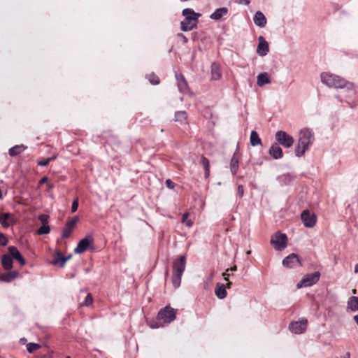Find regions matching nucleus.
Masks as SVG:
<instances>
[{
    "label": "nucleus",
    "mask_w": 358,
    "mask_h": 358,
    "mask_svg": "<svg viewBox=\"0 0 358 358\" xmlns=\"http://www.w3.org/2000/svg\"><path fill=\"white\" fill-rule=\"evenodd\" d=\"M48 218L49 216L45 214H42L38 216V220L42 222L43 224H48Z\"/></svg>",
    "instance_id": "obj_38"
},
{
    "label": "nucleus",
    "mask_w": 358,
    "mask_h": 358,
    "mask_svg": "<svg viewBox=\"0 0 358 358\" xmlns=\"http://www.w3.org/2000/svg\"><path fill=\"white\" fill-rule=\"evenodd\" d=\"M201 164L204 168L205 170V177L208 178L210 174V164L209 161L207 158L205 157H201Z\"/></svg>",
    "instance_id": "obj_33"
},
{
    "label": "nucleus",
    "mask_w": 358,
    "mask_h": 358,
    "mask_svg": "<svg viewBox=\"0 0 358 358\" xmlns=\"http://www.w3.org/2000/svg\"><path fill=\"white\" fill-rule=\"evenodd\" d=\"M1 264L6 270H10L13 268V259L10 254H6L2 256Z\"/></svg>",
    "instance_id": "obj_21"
},
{
    "label": "nucleus",
    "mask_w": 358,
    "mask_h": 358,
    "mask_svg": "<svg viewBox=\"0 0 358 358\" xmlns=\"http://www.w3.org/2000/svg\"><path fill=\"white\" fill-rule=\"evenodd\" d=\"M271 83V78L266 72L261 73L257 77V83L259 87H263L264 85L270 84Z\"/></svg>",
    "instance_id": "obj_19"
},
{
    "label": "nucleus",
    "mask_w": 358,
    "mask_h": 358,
    "mask_svg": "<svg viewBox=\"0 0 358 358\" xmlns=\"http://www.w3.org/2000/svg\"><path fill=\"white\" fill-rule=\"evenodd\" d=\"M355 273H358V264H355Z\"/></svg>",
    "instance_id": "obj_53"
},
{
    "label": "nucleus",
    "mask_w": 358,
    "mask_h": 358,
    "mask_svg": "<svg viewBox=\"0 0 358 358\" xmlns=\"http://www.w3.org/2000/svg\"><path fill=\"white\" fill-rule=\"evenodd\" d=\"M176 318V310L170 306L162 309L157 315V320H162L165 323H170Z\"/></svg>",
    "instance_id": "obj_8"
},
{
    "label": "nucleus",
    "mask_w": 358,
    "mask_h": 358,
    "mask_svg": "<svg viewBox=\"0 0 358 358\" xmlns=\"http://www.w3.org/2000/svg\"><path fill=\"white\" fill-rule=\"evenodd\" d=\"M53 159H55V157H49L48 159H46L45 160H43V161H38V166H47L50 162L51 160H52Z\"/></svg>",
    "instance_id": "obj_39"
},
{
    "label": "nucleus",
    "mask_w": 358,
    "mask_h": 358,
    "mask_svg": "<svg viewBox=\"0 0 358 358\" xmlns=\"http://www.w3.org/2000/svg\"><path fill=\"white\" fill-rule=\"evenodd\" d=\"M78 199L76 198V199H74V201L72 203L71 212L72 213L76 212L78 209Z\"/></svg>",
    "instance_id": "obj_41"
},
{
    "label": "nucleus",
    "mask_w": 358,
    "mask_h": 358,
    "mask_svg": "<svg viewBox=\"0 0 358 358\" xmlns=\"http://www.w3.org/2000/svg\"><path fill=\"white\" fill-rule=\"evenodd\" d=\"M227 282H227V284L226 287H227V288H230V287H231V282H229V280H228Z\"/></svg>",
    "instance_id": "obj_54"
},
{
    "label": "nucleus",
    "mask_w": 358,
    "mask_h": 358,
    "mask_svg": "<svg viewBox=\"0 0 358 358\" xmlns=\"http://www.w3.org/2000/svg\"><path fill=\"white\" fill-rule=\"evenodd\" d=\"M188 217H189V213H185L183 214L182 215V223H185L188 219Z\"/></svg>",
    "instance_id": "obj_46"
},
{
    "label": "nucleus",
    "mask_w": 358,
    "mask_h": 358,
    "mask_svg": "<svg viewBox=\"0 0 358 358\" xmlns=\"http://www.w3.org/2000/svg\"><path fill=\"white\" fill-rule=\"evenodd\" d=\"M229 271V269H227L225 272L222 273V276L224 277V280L228 281L229 276L230 274L228 273Z\"/></svg>",
    "instance_id": "obj_43"
},
{
    "label": "nucleus",
    "mask_w": 358,
    "mask_h": 358,
    "mask_svg": "<svg viewBox=\"0 0 358 358\" xmlns=\"http://www.w3.org/2000/svg\"><path fill=\"white\" fill-rule=\"evenodd\" d=\"M197 22L193 20H188L184 19L183 21L181 22V29L183 31H188L192 30L196 27Z\"/></svg>",
    "instance_id": "obj_20"
},
{
    "label": "nucleus",
    "mask_w": 358,
    "mask_h": 358,
    "mask_svg": "<svg viewBox=\"0 0 358 358\" xmlns=\"http://www.w3.org/2000/svg\"><path fill=\"white\" fill-rule=\"evenodd\" d=\"M179 36H180L183 41L184 43H187L188 41V39L186 38V36H185L183 34H178Z\"/></svg>",
    "instance_id": "obj_48"
},
{
    "label": "nucleus",
    "mask_w": 358,
    "mask_h": 358,
    "mask_svg": "<svg viewBox=\"0 0 358 358\" xmlns=\"http://www.w3.org/2000/svg\"><path fill=\"white\" fill-rule=\"evenodd\" d=\"M176 79L179 90L182 93L186 92L188 90V86L184 76L182 75H176Z\"/></svg>",
    "instance_id": "obj_22"
},
{
    "label": "nucleus",
    "mask_w": 358,
    "mask_h": 358,
    "mask_svg": "<svg viewBox=\"0 0 358 358\" xmlns=\"http://www.w3.org/2000/svg\"><path fill=\"white\" fill-rule=\"evenodd\" d=\"M15 223L14 215L10 213H3L0 214V224L4 227L8 228Z\"/></svg>",
    "instance_id": "obj_14"
},
{
    "label": "nucleus",
    "mask_w": 358,
    "mask_h": 358,
    "mask_svg": "<svg viewBox=\"0 0 358 358\" xmlns=\"http://www.w3.org/2000/svg\"><path fill=\"white\" fill-rule=\"evenodd\" d=\"M187 117V113L185 111H178L175 114V120L183 123Z\"/></svg>",
    "instance_id": "obj_32"
},
{
    "label": "nucleus",
    "mask_w": 358,
    "mask_h": 358,
    "mask_svg": "<svg viewBox=\"0 0 358 358\" xmlns=\"http://www.w3.org/2000/svg\"><path fill=\"white\" fill-rule=\"evenodd\" d=\"M258 41L259 43L257 48V53L259 56L266 55L269 51V45L268 42L262 36H259Z\"/></svg>",
    "instance_id": "obj_13"
},
{
    "label": "nucleus",
    "mask_w": 358,
    "mask_h": 358,
    "mask_svg": "<svg viewBox=\"0 0 358 358\" xmlns=\"http://www.w3.org/2000/svg\"><path fill=\"white\" fill-rule=\"evenodd\" d=\"M301 220L306 227L312 228L315 225L316 216L313 213H310L308 210H305L301 215Z\"/></svg>",
    "instance_id": "obj_9"
},
{
    "label": "nucleus",
    "mask_w": 358,
    "mask_h": 358,
    "mask_svg": "<svg viewBox=\"0 0 358 358\" xmlns=\"http://www.w3.org/2000/svg\"><path fill=\"white\" fill-rule=\"evenodd\" d=\"M19 273L17 271H10L8 273H6L3 274H1L0 275V279L2 281L9 282L14 280L17 276L18 275Z\"/></svg>",
    "instance_id": "obj_23"
},
{
    "label": "nucleus",
    "mask_w": 358,
    "mask_h": 358,
    "mask_svg": "<svg viewBox=\"0 0 358 358\" xmlns=\"http://www.w3.org/2000/svg\"><path fill=\"white\" fill-rule=\"evenodd\" d=\"M185 223L188 227H191L192 226V222L190 220H187Z\"/></svg>",
    "instance_id": "obj_49"
},
{
    "label": "nucleus",
    "mask_w": 358,
    "mask_h": 358,
    "mask_svg": "<svg viewBox=\"0 0 358 358\" xmlns=\"http://www.w3.org/2000/svg\"><path fill=\"white\" fill-rule=\"evenodd\" d=\"M78 220V217L76 216L71 220L66 222L62 234V238H66L69 237L72 231L73 230Z\"/></svg>",
    "instance_id": "obj_12"
},
{
    "label": "nucleus",
    "mask_w": 358,
    "mask_h": 358,
    "mask_svg": "<svg viewBox=\"0 0 358 358\" xmlns=\"http://www.w3.org/2000/svg\"><path fill=\"white\" fill-rule=\"evenodd\" d=\"M211 75L212 79L217 80H219L222 76L221 70L220 66L216 63L212 64L211 66Z\"/></svg>",
    "instance_id": "obj_25"
},
{
    "label": "nucleus",
    "mask_w": 358,
    "mask_h": 358,
    "mask_svg": "<svg viewBox=\"0 0 358 358\" xmlns=\"http://www.w3.org/2000/svg\"><path fill=\"white\" fill-rule=\"evenodd\" d=\"M92 301H93V299H92V296L90 294H88L86 297H85V301L83 303V306H90V304L92 303Z\"/></svg>",
    "instance_id": "obj_37"
},
{
    "label": "nucleus",
    "mask_w": 358,
    "mask_h": 358,
    "mask_svg": "<svg viewBox=\"0 0 358 358\" xmlns=\"http://www.w3.org/2000/svg\"><path fill=\"white\" fill-rule=\"evenodd\" d=\"M2 198L1 190L0 189V199Z\"/></svg>",
    "instance_id": "obj_59"
},
{
    "label": "nucleus",
    "mask_w": 358,
    "mask_h": 358,
    "mask_svg": "<svg viewBox=\"0 0 358 358\" xmlns=\"http://www.w3.org/2000/svg\"><path fill=\"white\" fill-rule=\"evenodd\" d=\"M348 307L352 311L358 310V296H351L348 301Z\"/></svg>",
    "instance_id": "obj_30"
},
{
    "label": "nucleus",
    "mask_w": 358,
    "mask_h": 358,
    "mask_svg": "<svg viewBox=\"0 0 358 358\" xmlns=\"http://www.w3.org/2000/svg\"><path fill=\"white\" fill-rule=\"evenodd\" d=\"M282 264L284 266L287 268H294L296 266H301V263L299 256L293 253L288 255L283 259Z\"/></svg>",
    "instance_id": "obj_11"
},
{
    "label": "nucleus",
    "mask_w": 358,
    "mask_h": 358,
    "mask_svg": "<svg viewBox=\"0 0 358 358\" xmlns=\"http://www.w3.org/2000/svg\"><path fill=\"white\" fill-rule=\"evenodd\" d=\"M344 358H350V353L349 352L346 353Z\"/></svg>",
    "instance_id": "obj_57"
},
{
    "label": "nucleus",
    "mask_w": 358,
    "mask_h": 358,
    "mask_svg": "<svg viewBox=\"0 0 358 358\" xmlns=\"http://www.w3.org/2000/svg\"><path fill=\"white\" fill-rule=\"evenodd\" d=\"M253 21L255 25L262 28L264 27L267 22L265 15L261 11H257L255 13Z\"/></svg>",
    "instance_id": "obj_17"
},
{
    "label": "nucleus",
    "mask_w": 358,
    "mask_h": 358,
    "mask_svg": "<svg viewBox=\"0 0 358 358\" xmlns=\"http://www.w3.org/2000/svg\"><path fill=\"white\" fill-rule=\"evenodd\" d=\"M320 78L321 82L329 87L346 89L353 94L355 93V85L336 74L330 72H323L320 75Z\"/></svg>",
    "instance_id": "obj_1"
},
{
    "label": "nucleus",
    "mask_w": 358,
    "mask_h": 358,
    "mask_svg": "<svg viewBox=\"0 0 358 358\" xmlns=\"http://www.w3.org/2000/svg\"><path fill=\"white\" fill-rule=\"evenodd\" d=\"M314 140V133L310 129L304 128L301 129L294 149L296 157H302L313 143Z\"/></svg>",
    "instance_id": "obj_2"
},
{
    "label": "nucleus",
    "mask_w": 358,
    "mask_h": 358,
    "mask_svg": "<svg viewBox=\"0 0 358 358\" xmlns=\"http://www.w3.org/2000/svg\"><path fill=\"white\" fill-rule=\"evenodd\" d=\"M50 231V228L48 224H42V226L37 230L38 235L48 234Z\"/></svg>",
    "instance_id": "obj_34"
},
{
    "label": "nucleus",
    "mask_w": 358,
    "mask_h": 358,
    "mask_svg": "<svg viewBox=\"0 0 358 358\" xmlns=\"http://www.w3.org/2000/svg\"><path fill=\"white\" fill-rule=\"evenodd\" d=\"M268 153L274 159H281L283 156L282 150L277 143L271 145Z\"/></svg>",
    "instance_id": "obj_15"
},
{
    "label": "nucleus",
    "mask_w": 358,
    "mask_h": 358,
    "mask_svg": "<svg viewBox=\"0 0 358 358\" xmlns=\"http://www.w3.org/2000/svg\"><path fill=\"white\" fill-rule=\"evenodd\" d=\"M275 138L278 143L285 148H291L294 143V138L282 130L275 133Z\"/></svg>",
    "instance_id": "obj_4"
},
{
    "label": "nucleus",
    "mask_w": 358,
    "mask_h": 358,
    "mask_svg": "<svg viewBox=\"0 0 358 358\" xmlns=\"http://www.w3.org/2000/svg\"><path fill=\"white\" fill-rule=\"evenodd\" d=\"M243 187L242 185H238V194L241 197L243 195Z\"/></svg>",
    "instance_id": "obj_44"
},
{
    "label": "nucleus",
    "mask_w": 358,
    "mask_h": 358,
    "mask_svg": "<svg viewBox=\"0 0 358 358\" xmlns=\"http://www.w3.org/2000/svg\"><path fill=\"white\" fill-rule=\"evenodd\" d=\"M8 243V239L3 234L0 232V245L5 246Z\"/></svg>",
    "instance_id": "obj_40"
},
{
    "label": "nucleus",
    "mask_w": 358,
    "mask_h": 358,
    "mask_svg": "<svg viewBox=\"0 0 358 358\" xmlns=\"http://www.w3.org/2000/svg\"><path fill=\"white\" fill-rule=\"evenodd\" d=\"M166 185L169 189H173L175 187L174 182L170 179L166 180Z\"/></svg>",
    "instance_id": "obj_42"
},
{
    "label": "nucleus",
    "mask_w": 358,
    "mask_h": 358,
    "mask_svg": "<svg viewBox=\"0 0 358 358\" xmlns=\"http://www.w3.org/2000/svg\"><path fill=\"white\" fill-rule=\"evenodd\" d=\"M25 147L23 145H15L9 150V155L10 156H16L24 151Z\"/></svg>",
    "instance_id": "obj_31"
},
{
    "label": "nucleus",
    "mask_w": 358,
    "mask_h": 358,
    "mask_svg": "<svg viewBox=\"0 0 358 358\" xmlns=\"http://www.w3.org/2000/svg\"><path fill=\"white\" fill-rule=\"evenodd\" d=\"M48 187L49 188H50V189H51V188H53V187H54V185H53V184H52V183H48Z\"/></svg>",
    "instance_id": "obj_55"
},
{
    "label": "nucleus",
    "mask_w": 358,
    "mask_h": 358,
    "mask_svg": "<svg viewBox=\"0 0 358 358\" xmlns=\"http://www.w3.org/2000/svg\"><path fill=\"white\" fill-rule=\"evenodd\" d=\"M250 141L252 146H256L262 144L261 138L255 131H251Z\"/></svg>",
    "instance_id": "obj_28"
},
{
    "label": "nucleus",
    "mask_w": 358,
    "mask_h": 358,
    "mask_svg": "<svg viewBox=\"0 0 358 358\" xmlns=\"http://www.w3.org/2000/svg\"><path fill=\"white\" fill-rule=\"evenodd\" d=\"M215 292L218 299H223L227 296L226 287L224 285L217 283Z\"/></svg>",
    "instance_id": "obj_26"
},
{
    "label": "nucleus",
    "mask_w": 358,
    "mask_h": 358,
    "mask_svg": "<svg viewBox=\"0 0 358 358\" xmlns=\"http://www.w3.org/2000/svg\"><path fill=\"white\" fill-rule=\"evenodd\" d=\"M147 77L151 84L157 85L159 83V78L154 73L149 74Z\"/></svg>",
    "instance_id": "obj_36"
},
{
    "label": "nucleus",
    "mask_w": 358,
    "mask_h": 358,
    "mask_svg": "<svg viewBox=\"0 0 358 358\" xmlns=\"http://www.w3.org/2000/svg\"><path fill=\"white\" fill-rule=\"evenodd\" d=\"M354 320L358 325V314L354 316Z\"/></svg>",
    "instance_id": "obj_52"
},
{
    "label": "nucleus",
    "mask_w": 358,
    "mask_h": 358,
    "mask_svg": "<svg viewBox=\"0 0 358 358\" xmlns=\"http://www.w3.org/2000/svg\"><path fill=\"white\" fill-rule=\"evenodd\" d=\"M41 348V345L34 343H29L27 345V350L29 353H32L33 352L38 350Z\"/></svg>",
    "instance_id": "obj_35"
},
{
    "label": "nucleus",
    "mask_w": 358,
    "mask_h": 358,
    "mask_svg": "<svg viewBox=\"0 0 358 358\" xmlns=\"http://www.w3.org/2000/svg\"><path fill=\"white\" fill-rule=\"evenodd\" d=\"M66 262V259L61 253L57 252L55 256V259L52 264L58 265L59 267H63Z\"/></svg>",
    "instance_id": "obj_27"
},
{
    "label": "nucleus",
    "mask_w": 358,
    "mask_h": 358,
    "mask_svg": "<svg viewBox=\"0 0 358 358\" xmlns=\"http://www.w3.org/2000/svg\"><path fill=\"white\" fill-rule=\"evenodd\" d=\"M182 15L185 20L198 21L199 17L201 16L200 13H195L191 8H185L182 10Z\"/></svg>",
    "instance_id": "obj_18"
},
{
    "label": "nucleus",
    "mask_w": 358,
    "mask_h": 358,
    "mask_svg": "<svg viewBox=\"0 0 358 358\" xmlns=\"http://www.w3.org/2000/svg\"><path fill=\"white\" fill-rule=\"evenodd\" d=\"M8 252L10 255L13 259H15L17 260L22 266H24L25 264V260L20 254V252L18 251L16 247L15 246H10L8 248Z\"/></svg>",
    "instance_id": "obj_16"
},
{
    "label": "nucleus",
    "mask_w": 358,
    "mask_h": 358,
    "mask_svg": "<svg viewBox=\"0 0 358 358\" xmlns=\"http://www.w3.org/2000/svg\"><path fill=\"white\" fill-rule=\"evenodd\" d=\"M47 181H48V178L44 177V178L41 179L40 183L42 184V183L46 182Z\"/></svg>",
    "instance_id": "obj_50"
},
{
    "label": "nucleus",
    "mask_w": 358,
    "mask_h": 358,
    "mask_svg": "<svg viewBox=\"0 0 358 358\" xmlns=\"http://www.w3.org/2000/svg\"><path fill=\"white\" fill-rule=\"evenodd\" d=\"M94 238L92 236L87 235L84 238L81 239L74 249L76 254H81L88 249H93Z\"/></svg>",
    "instance_id": "obj_6"
},
{
    "label": "nucleus",
    "mask_w": 358,
    "mask_h": 358,
    "mask_svg": "<svg viewBox=\"0 0 358 358\" xmlns=\"http://www.w3.org/2000/svg\"><path fill=\"white\" fill-rule=\"evenodd\" d=\"M229 271H236L237 267H236V266H234L231 267V268H229Z\"/></svg>",
    "instance_id": "obj_51"
},
{
    "label": "nucleus",
    "mask_w": 358,
    "mask_h": 358,
    "mask_svg": "<svg viewBox=\"0 0 358 358\" xmlns=\"http://www.w3.org/2000/svg\"><path fill=\"white\" fill-rule=\"evenodd\" d=\"M230 169L233 175L236 174L238 170V159L236 157V153L234 154L230 162Z\"/></svg>",
    "instance_id": "obj_29"
},
{
    "label": "nucleus",
    "mask_w": 358,
    "mask_h": 358,
    "mask_svg": "<svg viewBox=\"0 0 358 358\" xmlns=\"http://www.w3.org/2000/svg\"><path fill=\"white\" fill-rule=\"evenodd\" d=\"M228 12L226 8H220L216 9L210 15V18L215 20H220L222 17L225 15Z\"/></svg>",
    "instance_id": "obj_24"
},
{
    "label": "nucleus",
    "mask_w": 358,
    "mask_h": 358,
    "mask_svg": "<svg viewBox=\"0 0 358 358\" xmlns=\"http://www.w3.org/2000/svg\"><path fill=\"white\" fill-rule=\"evenodd\" d=\"M320 277V273L318 271L307 274L302 278L301 281L296 285V287L297 288H301L312 286L318 282Z\"/></svg>",
    "instance_id": "obj_5"
},
{
    "label": "nucleus",
    "mask_w": 358,
    "mask_h": 358,
    "mask_svg": "<svg viewBox=\"0 0 358 358\" xmlns=\"http://www.w3.org/2000/svg\"><path fill=\"white\" fill-rule=\"evenodd\" d=\"M287 238L285 234L277 233L274 234L271 240V243L275 250H282L287 247Z\"/></svg>",
    "instance_id": "obj_7"
},
{
    "label": "nucleus",
    "mask_w": 358,
    "mask_h": 358,
    "mask_svg": "<svg viewBox=\"0 0 358 358\" xmlns=\"http://www.w3.org/2000/svg\"><path fill=\"white\" fill-rule=\"evenodd\" d=\"M250 251L249 250L247 252V255H250Z\"/></svg>",
    "instance_id": "obj_60"
},
{
    "label": "nucleus",
    "mask_w": 358,
    "mask_h": 358,
    "mask_svg": "<svg viewBox=\"0 0 358 358\" xmlns=\"http://www.w3.org/2000/svg\"><path fill=\"white\" fill-rule=\"evenodd\" d=\"M71 257H72V256H71V255H69V256L65 257V259H66V262H67L69 259H70L71 258Z\"/></svg>",
    "instance_id": "obj_56"
},
{
    "label": "nucleus",
    "mask_w": 358,
    "mask_h": 358,
    "mask_svg": "<svg viewBox=\"0 0 358 358\" xmlns=\"http://www.w3.org/2000/svg\"><path fill=\"white\" fill-rule=\"evenodd\" d=\"M250 2V0H238L239 4L248 5Z\"/></svg>",
    "instance_id": "obj_47"
},
{
    "label": "nucleus",
    "mask_w": 358,
    "mask_h": 358,
    "mask_svg": "<svg viewBox=\"0 0 358 358\" xmlns=\"http://www.w3.org/2000/svg\"><path fill=\"white\" fill-rule=\"evenodd\" d=\"M308 320L306 319H302L299 321L292 322L289 326V330L296 334H301L303 333L307 328Z\"/></svg>",
    "instance_id": "obj_10"
},
{
    "label": "nucleus",
    "mask_w": 358,
    "mask_h": 358,
    "mask_svg": "<svg viewBox=\"0 0 358 358\" xmlns=\"http://www.w3.org/2000/svg\"><path fill=\"white\" fill-rule=\"evenodd\" d=\"M213 277H214V273L212 272L209 276L207 278V280H206V283H210L212 282L213 279Z\"/></svg>",
    "instance_id": "obj_45"
},
{
    "label": "nucleus",
    "mask_w": 358,
    "mask_h": 358,
    "mask_svg": "<svg viewBox=\"0 0 358 358\" xmlns=\"http://www.w3.org/2000/svg\"><path fill=\"white\" fill-rule=\"evenodd\" d=\"M352 292V293H353V294H356V292H357V291H356V289H353Z\"/></svg>",
    "instance_id": "obj_58"
},
{
    "label": "nucleus",
    "mask_w": 358,
    "mask_h": 358,
    "mask_svg": "<svg viewBox=\"0 0 358 358\" xmlns=\"http://www.w3.org/2000/svg\"><path fill=\"white\" fill-rule=\"evenodd\" d=\"M66 358H70V357H66Z\"/></svg>",
    "instance_id": "obj_61"
},
{
    "label": "nucleus",
    "mask_w": 358,
    "mask_h": 358,
    "mask_svg": "<svg viewBox=\"0 0 358 358\" xmlns=\"http://www.w3.org/2000/svg\"><path fill=\"white\" fill-rule=\"evenodd\" d=\"M185 257L180 256L174 260L173 264L172 284L175 288L179 287L181 282V277L185 269Z\"/></svg>",
    "instance_id": "obj_3"
}]
</instances>
